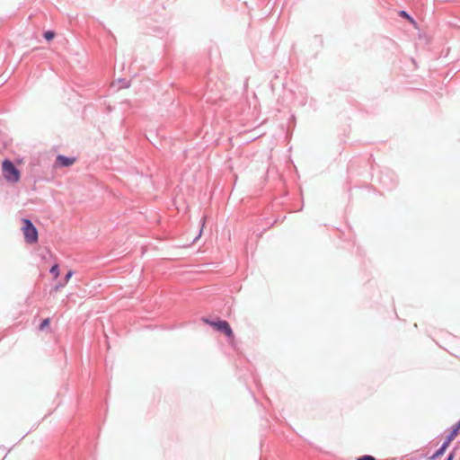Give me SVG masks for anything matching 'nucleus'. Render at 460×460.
<instances>
[{
	"label": "nucleus",
	"mask_w": 460,
	"mask_h": 460,
	"mask_svg": "<svg viewBox=\"0 0 460 460\" xmlns=\"http://www.w3.org/2000/svg\"><path fill=\"white\" fill-rule=\"evenodd\" d=\"M2 176L9 184H16L21 180V172L10 159H4L1 164Z\"/></svg>",
	"instance_id": "nucleus-1"
},
{
	"label": "nucleus",
	"mask_w": 460,
	"mask_h": 460,
	"mask_svg": "<svg viewBox=\"0 0 460 460\" xmlns=\"http://www.w3.org/2000/svg\"><path fill=\"white\" fill-rule=\"evenodd\" d=\"M22 233L28 243H35L38 241V231L30 219H22Z\"/></svg>",
	"instance_id": "nucleus-2"
},
{
	"label": "nucleus",
	"mask_w": 460,
	"mask_h": 460,
	"mask_svg": "<svg viewBox=\"0 0 460 460\" xmlns=\"http://www.w3.org/2000/svg\"><path fill=\"white\" fill-rule=\"evenodd\" d=\"M217 331L224 332L228 338H233L234 333L226 321L208 322Z\"/></svg>",
	"instance_id": "nucleus-3"
},
{
	"label": "nucleus",
	"mask_w": 460,
	"mask_h": 460,
	"mask_svg": "<svg viewBox=\"0 0 460 460\" xmlns=\"http://www.w3.org/2000/svg\"><path fill=\"white\" fill-rule=\"evenodd\" d=\"M75 159L74 157H67L63 155H58L57 156V162L59 164V165L67 167L72 165L75 163Z\"/></svg>",
	"instance_id": "nucleus-4"
},
{
	"label": "nucleus",
	"mask_w": 460,
	"mask_h": 460,
	"mask_svg": "<svg viewBox=\"0 0 460 460\" xmlns=\"http://www.w3.org/2000/svg\"><path fill=\"white\" fill-rule=\"evenodd\" d=\"M448 445H447V443H443L442 446L435 452V454L431 456V459H436L439 456H441L446 449L447 448Z\"/></svg>",
	"instance_id": "nucleus-5"
},
{
	"label": "nucleus",
	"mask_w": 460,
	"mask_h": 460,
	"mask_svg": "<svg viewBox=\"0 0 460 460\" xmlns=\"http://www.w3.org/2000/svg\"><path fill=\"white\" fill-rule=\"evenodd\" d=\"M457 435V429H453L448 436L447 437V439L445 440V443L449 446L450 442L456 438Z\"/></svg>",
	"instance_id": "nucleus-6"
},
{
	"label": "nucleus",
	"mask_w": 460,
	"mask_h": 460,
	"mask_svg": "<svg viewBox=\"0 0 460 460\" xmlns=\"http://www.w3.org/2000/svg\"><path fill=\"white\" fill-rule=\"evenodd\" d=\"M50 273L54 276V278H58L59 276V269L58 264H55L51 267Z\"/></svg>",
	"instance_id": "nucleus-7"
},
{
	"label": "nucleus",
	"mask_w": 460,
	"mask_h": 460,
	"mask_svg": "<svg viewBox=\"0 0 460 460\" xmlns=\"http://www.w3.org/2000/svg\"><path fill=\"white\" fill-rule=\"evenodd\" d=\"M55 37V32L52 31H48L44 33V38L47 40H51Z\"/></svg>",
	"instance_id": "nucleus-8"
},
{
	"label": "nucleus",
	"mask_w": 460,
	"mask_h": 460,
	"mask_svg": "<svg viewBox=\"0 0 460 460\" xmlns=\"http://www.w3.org/2000/svg\"><path fill=\"white\" fill-rule=\"evenodd\" d=\"M49 318L44 319V320L41 322L40 325V330H43L44 328H46L47 326H49Z\"/></svg>",
	"instance_id": "nucleus-9"
},
{
	"label": "nucleus",
	"mask_w": 460,
	"mask_h": 460,
	"mask_svg": "<svg viewBox=\"0 0 460 460\" xmlns=\"http://www.w3.org/2000/svg\"><path fill=\"white\" fill-rule=\"evenodd\" d=\"M357 460H376V458L372 456L366 455L361 457H358Z\"/></svg>",
	"instance_id": "nucleus-10"
},
{
	"label": "nucleus",
	"mask_w": 460,
	"mask_h": 460,
	"mask_svg": "<svg viewBox=\"0 0 460 460\" xmlns=\"http://www.w3.org/2000/svg\"><path fill=\"white\" fill-rule=\"evenodd\" d=\"M72 275H73V271H71V270L68 271L66 273V275L65 276V281L67 282L70 279V278L72 277Z\"/></svg>",
	"instance_id": "nucleus-11"
},
{
	"label": "nucleus",
	"mask_w": 460,
	"mask_h": 460,
	"mask_svg": "<svg viewBox=\"0 0 460 460\" xmlns=\"http://www.w3.org/2000/svg\"><path fill=\"white\" fill-rule=\"evenodd\" d=\"M401 15L404 16V17H407V18H410V16L407 14V13L405 11H402L401 12Z\"/></svg>",
	"instance_id": "nucleus-12"
},
{
	"label": "nucleus",
	"mask_w": 460,
	"mask_h": 460,
	"mask_svg": "<svg viewBox=\"0 0 460 460\" xmlns=\"http://www.w3.org/2000/svg\"><path fill=\"white\" fill-rule=\"evenodd\" d=\"M453 459H454V453H451V454L447 456V460H453Z\"/></svg>",
	"instance_id": "nucleus-13"
},
{
	"label": "nucleus",
	"mask_w": 460,
	"mask_h": 460,
	"mask_svg": "<svg viewBox=\"0 0 460 460\" xmlns=\"http://www.w3.org/2000/svg\"><path fill=\"white\" fill-rule=\"evenodd\" d=\"M454 429H457V432L460 430V420L457 422Z\"/></svg>",
	"instance_id": "nucleus-14"
},
{
	"label": "nucleus",
	"mask_w": 460,
	"mask_h": 460,
	"mask_svg": "<svg viewBox=\"0 0 460 460\" xmlns=\"http://www.w3.org/2000/svg\"><path fill=\"white\" fill-rule=\"evenodd\" d=\"M201 233H202V230L199 231L198 236L194 239V241H196L197 239H199L201 235Z\"/></svg>",
	"instance_id": "nucleus-15"
},
{
	"label": "nucleus",
	"mask_w": 460,
	"mask_h": 460,
	"mask_svg": "<svg viewBox=\"0 0 460 460\" xmlns=\"http://www.w3.org/2000/svg\"><path fill=\"white\" fill-rule=\"evenodd\" d=\"M205 217H202V226L205 225Z\"/></svg>",
	"instance_id": "nucleus-16"
}]
</instances>
